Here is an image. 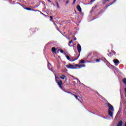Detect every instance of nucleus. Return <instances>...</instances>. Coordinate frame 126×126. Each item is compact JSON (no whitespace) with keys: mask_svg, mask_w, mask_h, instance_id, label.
<instances>
[{"mask_svg":"<svg viewBox=\"0 0 126 126\" xmlns=\"http://www.w3.org/2000/svg\"><path fill=\"white\" fill-rule=\"evenodd\" d=\"M65 76L64 75H62L61 76H60V78L61 79H64L65 78Z\"/></svg>","mask_w":126,"mask_h":126,"instance_id":"nucleus-13","label":"nucleus"},{"mask_svg":"<svg viewBox=\"0 0 126 126\" xmlns=\"http://www.w3.org/2000/svg\"><path fill=\"white\" fill-rule=\"evenodd\" d=\"M56 48H55V47H53L52 48V52H53V53H54V54H56Z\"/></svg>","mask_w":126,"mask_h":126,"instance_id":"nucleus-12","label":"nucleus"},{"mask_svg":"<svg viewBox=\"0 0 126 126\" xmlns=\"http://www.w3.org/2000/svg\"><path fill=\"white\" fill-rule=\"evenodd\" d=\"M115 1H117V0H114L113 2V3H111L110 4L108 5L107 6H106V7H108V6H110V5H112V4H113V3H114V2H115Z\"/></svg>","mask_w":126,"mask_h":126,"instance_id":"nucleus-16","label":"nucleus"},{"mask_svg":"<svg viewBox=\"0 0 126 126\" xmlns=\"http://www.w3.org/2000/svg\"><path fill=\"white\" fill-rule=\"evenodd\" d=\"M113 63H114L116 66H117L118 65V64H119V63H120V61L119 60H118V59H114V60H113Z\"/></svg>","mask_w":126,"mask_h":126,"instance_id":"nucleus-6","label":"nucleus"},{"mask_svg":"<svg viewBox=\"0 0 126 126\" xmlns=\"http://www.w3.org/2000/svg\"><path fill=\"white\" fill-rule=\"evenodd\" d=\"M48 1H49V2H52V1H51L50 0H47Z\"/></svg>","mask_w":126,"mask_h":126,"instance_id":"nucleus-38","label":"nucleus"},{"mask_svg":"<svg viewBox=\"0 0 126 126\" xmlns=\"http://www.w3.org/2000/svg\"><path fill=\"white\" fill-rule=\"evenodd\" d=\"M80 63H85V61L82 60L80 61Z\"/></svg>","mask_w":126,"mask_h":126,"instance_id":"nucleus-18","label":"nucleus"},{"mask_svg":"<svg viewBox=\"0 0 126 126\" xmlns=\"http://www.w3.org/2000/svg\"><path fill=\"white\" fill-rule=\"evenodd\" d=\"M56 4L57 5V7L59 8L60 7V6H59V3L57 2Z\"/></svg>","mask_w":126,"mask_h":126,"instance_id":"nucleus-25","label":"nucleus"},{"mask_svg":"<svg viewBox=\"0 0 126 126\" xmlns=\"http://www.w3.org/2000/svg\"><path fill=\"white\" fill-rule=\"evenodd\" d=\"M95 62H96V63H99V62H100V60H99V59H96V60H95Z\"/></svg>","mask_w":126,"mask_h":126,"instance_id":"nucleus-23","label":"nucleus"},{"mask_svg":"<svg viewBox=\"0 0 126 126\" xmlns=\"http://www.w3.org/2000/svg\"><path fill=\"white\" fill-rule=\"evenodd\" d=\"M66 67H67V68L71 69H76V68H77V67H76L74 65H72L70 64H69V65H67L66 66Z\"/></svg>","mask_w":126,"mask_h":126,"instance_id":"nucleus-3","label":"nucleus"},{"mask_svg":"<svg viewBox=\"0 0 126 126\" xmlns=\"http://www.w3.org/2000/svg\"><path fill=\"white\" fill-rule=\"evenodd\" d=\"M95 7H97V5H96V6H95Z\"/></svg>","mask_w":126,"mask_h":126,"instance_id":"nucleus-44","label":"nucleus"},{"mask_svg":"<svg viewBox=\"0 0 126 126\" xmlns=\"http://www.w3.org/2000/svg\"><path fill=\"white\" fill-rule=\"evenodd\" d=\"M50 21H52V22H54L53 21V16H50Z\"/></svg>","mask_w":126,"mask_h":126,"instance_id":"nucleus-20","label":"nucleus"},{"mask_svg":"<svg viewBox=\"0 0 126 126\" xmlns=\"http://www.w3.org/2000/svg\"><path fill=\"white\" fill-rule=\"evenodd\" d=\"M116 126H123V121L120 120ZM125 126H126V122H125Z\"/></svg>","mask_w":126,"mask_h":126,"instance_id":"nucleus-5","label":"nucleus"},{"mask_svg":"<svg viewBox=\"0 0 126 126\" xmlns=\"http://www.w3.org/2000/svg\"><path fill=\"white\" fill-rule=\"evenodd\" d=\"M112 68H114V69H116L117 67H116L115 66H112Z\"/></svg>","mask_w":126,"mask_h":126,"instance_id":"nucleus-24","label":"nucleus"},{"mask_svg":"<svg viewBox=\"0 0 126 126\" xmlns=\"http://www.w3.org/2000/svg\"><path fill=\"white\" fill-rule=\"evenodd\" d=\"M100 11H105V10L102 9V10H100Z\"/></svg>","mask_w":126,"mask_h":126,"instance_id":"nucleus-33","label":"nucleus"},{"mask_svg":"<svg viewBox=\"0 0 126 126\" xmlns=\"http://www.w3.org/2000/svg\"><path fill=\"white\" fill-rule=\"evenodd\" d=\"M66 58L67 60H68V61H69L70 62H74V61H76V60L78 59V58H79V55L76 59H74V60H71L70 57H69L68 55H66Z\"/></svg>","mask_w":126,"mask_h":126,"instance_id":"nucleus-4","label":"nucleus"},{"mask_svg":"<svg viewBox=\"0 0 126 126\" xmlns=\"http://www.w3.org/2000/svg\"><path fill=\"white\" fill-rule=\"evenodd\" d=\"M40 13H41V14H42V15H44V16H46V15L45 14H44L43 13L41 12Z\"/></svg>","mask_w":126,"mask_h":126,"instance_id":"nucleus-32","label":"nucleus"},{"mask_svg":"<svg viewBox=\"0 0 126 126\" xmlns=\"http://www.w3.org/2000/svg\"><path fill=\"white\" fill-rule=\"evenodd\" d=\"M113 53H114V54H116V52H114Z\"/></svg>","mask_w":126,"mask_h":126,"instance_id":"nucleus-42","label":"nucleus"},{"mask_svg":"<svg viewBox=\"0 0 126 126\" xmlns=\"http://www.w3.org/2000/svg\"><path fill=\"white\" fill-rule=\"evenodd\" d=\"M67 93H69V94H70V92H68Z\"/></svg>","mask_w":126,"mask_h":126,"instance_id":"nucleus-41","label":"nucleus"},{"mask_svg":"<svg viewBox=\"0 0 126 126\" xmlns=\"http://www.w3.org/2000/svg\"><path fill=\"white\" fill-rule=\"evenodd\" d=\"M72 77L73 78H74V76H72Z\"/></svg>","mask_w":126,"mask_h":126,"instance_id":"nucleus-43","label":"nucleus"},{"mask_svg":"<svg viewBox=\"0 0 126 126\" xmlns=\"http://www.w3.org/2000/svg\"><path fill=\"white\" fill-rule=\"evenodd\" d=\"M97 116H98V117H100V118H103V116H102L101 115H97Z\"/></svg>","mask_w":126,"mask_h":126,"instance_id":"nucleus-31","label":"nucleus"},{"mask_svg":"<svg viewBox=\"0 0 126 126\" xmlns=\"http://www.w3.org/2000/svg\"><path fill=\"white\" fill-rule=\"evenodd\" d=\"M110 55H112V53H111V52H110Z\"/></svg>","mask_w":126,"mask_h":126,"instance_id":"nucleus-40","label":"nucleus"},{"mask_svg":"<svg viewBox=\"0 0 126 126\" xmlns=\"http://www.w3.org/2000/svg\"><path fill=\"white\" fill-rule=\"evenodd\" d=\"M53 23H54V25H55V26H57V25H56V23H55V22H53Z\"/></svg>","mask_w":126,"mask_h":126,"instance_id":"nucleus-34","label":"nucleus"},{"mask_svg":"<svg viewBox=\"0 0 126 126\" xmlns=\"http://www.w3.org/2000/svg\"><path fill=\"white\" fill-rule=\"evenodd\" d=\"M55 76L56 82L58 83L59 86L60 87V88H61V89H63V86H62V85H63V81H62V80L58 81V77H57L56 75H55Z\"/></svg>","mask_w":126,"mask_h":126,"instance_id":"nucleus-2","label":"nucleus"},{"mask_svg":"<svg viewBox=\"0 0 126 126\" xmlns=\"http://www.w3.org/2000/svg\"><path fill=\"white\" fill-rule=\"evenodd\" d=\"M104 0V1H107L110 0Z\"/></svg>","mask_w":126,"mask_h":126,"instance_id":"nucleus-37","label":"nucleus"},{"mask_svg":"<svg viewBox=\"0 0 126 126\" xmlns=\"http://www.w3.org/2000/svg\"><path fill=\"white\" fill-rule=\"evenodd\" d=\"M125 92L126 93L125 97H126V88H125Z\"/></svg>","mask_w":126,"mask_h":126,"instance_id":"nucleus-27","label":"nucleus"},{"mask_svg":"<svg viewBox=\"0 0 126 126\" xmlns=\"http://www.w3.org/2000/svg\"><path fill=\"white\" fill-rule=\"evenodd\" d=\"M76 1V0H74L73 2V4H74L75 3V2Z\"/></svg>","mask_w":126,"mask_h":126,"instance_id":"nucleus-26","label":"nucleus"},{"mask_svg":"<svg viewBox=\"0 0 126 126\" xmlns=\"http://www.w3.org/2000/svg\"><path fill=\"white\" fill-rule=\"evenodd\" d=\"M77 9H78V11H79L80 12H81V11H82V9H81V7L79 5H78L77 6Z\"/></svg>","mask_w":126,"mask_h":126,"instance_id":"nucleus-9","label":"nucleus"},{"mask_svg":"<svg viewBox=\"0 0 126 126\" xmlns=\"http://www.w3.org/2000/svg\"><path fill=\"white\" fill-rule=\"evenodd\" d=\"M60 53H61V54H64V55H65V53H63V50H60Z\"/></svg>","mask_w":126,"mask_h":126,"instance_id":"nucleus-19","label":"nucleus"},{"mask_svg":"<svg viewBox=\"0 0 126 126\" xmlns=\"http://www.w3.org/2000/svg\"><path fill=\"white\" fill-rule=\"evenodd\" d=\"M51 67H52V65H51V63H48V68H49V70L53 71V68H52L51 69Z\"/></svg>","mask_w":126,"mask_h":126,"instance_id":"nucleus-11","label":"nucleus"},{"mask_svg":"<svg viewBox=\"0 0 126 126\" xmlns=\"http://www.w3.org/2000/svg\"><path fill=\"white\" fill-rule=\"evenodd\" d=\"M74 80H75V79H76V80H77V82L78 83H80V81L79 80H78V79H77V78H74Z\"/></svg>","mask_w":126,"mask_h":126,"instance_id":"nucleus-15","label":"nucleus"},{"mask_svg":"<svg viewBox=\"0 0 126 126\" xmlns=\"http://www.w3.org/2000/svg\"><path fill=\"white\" fill-rule=\"evenodd\" d=\"M102 61H103V62H104L108 66L110 64V63H109L105 58H103L102 59Z\"/></svg>","mask_w":126,"mask_h":126,"instance_id":"nucleus-8","label":"nucleus"},{"mask_svg":"<svg viewBox=\"0 0 126 126\" xmlns=\"http://www.w3.org/2000/svg\"><path fill=\"white\" fill-rule=\"evenodd\" d=\"M57 30H58V31L60 32V33H61V31H59V28H58V27H57Z\"/></svg>","mask_w":126,"mask_h":126,"instance_id":"nucleus-35","label":"nucleus"},{"mask_svg":"<svg viewBox=\"0 0 126 126\" xmlns=\"http://www.w3.org/2000/svg\"><path fill=\"white\" fill-rule=\"evenodd\" d=\"M75 66V67H80V65H78V64H75V65H74Z\"/></svg>","mask_w":126,"mask_h":126,"instance_id":"nucleus-22","label":"nucleus"},{"mask_svg":"<svg viewBox=\"0 0 126 126\" xmlns=\"http://www.w3.org/2000/svg\"><path fill=\"white\" fill-rule=\"evenodd\" d=\"M25 9H26L27 10H32V9H31V8H28V7L25 8Z\"/></svg>","mask_w":126,"mask_h":126,"instance_id":"nucleus-17","label":"nucleus"},{"mask_svg":"<svg viewBox=\"0 0 126 126\" xmlns=\"http://www.w3.org/2000/svg\"><path fill=\"white\" fill-rule=\"evenodd\" d=\"M86 65L84 64H82L80 65V68H81V67H85Z\"/></svg>","mask_w":126,"mask_h":126,"instance_id":"nucleus-14","label":"nucleus"},{"mask_svg":"<svg viewBox=\"0 0 126 126\" xmlns=\"http://www.w3.org/2000/svg\"><path fill=\"white\" fill-rule=\"evenodd\" d=\"M68 2H69V1H68V0H67L66 1V4H67V3H68Z\"/></svg>","mask_w":126,"mask_h":126,"instance_id":"nucleus-30","label":"nucleus"},{"mask_svg":"<svg viewBox=\"0 0 126 126\" xmlns=\"http://www.w3.org/2000/svg\"><path fill=\"white\" fill-rule=\"evenodd\" d=\"M77 49L78 50V52H79V53H81V46L80 45V44H79V43H78L77 44Z\"/></svg>","mask_w":126,"mask_h":126,"instance_id":"nucleus-7","label":"nucleus"},{"mask_svg":"<svg viewBox=\"0 0 126 126\" xmlns=\"http://www.w3.org/2000/svg\"><path fill=\"white\" fill-rule=\"evenodd\" d=\"M82 85H84V84H82Z\"/></svg>","mask_w":126,"mask_h":126,"instance_id":"nucleus-45","label":"nucleus"},{"mask_svg":"<svg viewBox=\"0 0 126 126\" xmlns=\"http://www.w3.org/2000/svg\"><path fill=\"white\" fill-rule=\"evenodd\" d=\"M71 95L72 96H74L76 98V100H78L79 101H80V102H81V103H82L81 101H80V100L79 99V98L77 95H76L75 94H71Z\"/></svg>","mask_w":126,"mask_h":126,"instance_id":"nucleus-10","label":"nucleus"},{"mask_svg":"<svg viewBox=\"0 0 126 126\" xmlns=\"http://www.w3.org/2000/svg\"><path fill=\"white\" fill-rule=\"evenodd\" d=\"M91 113H92V114H93L94 115H95V113H93L92 112H91Z\"/></svg>","mask_w":126,"mask_h":126,"instance_id":"nucleus-39","label":"nucleus"},{"mask_svg":"<svg viewBox=\"0 0 126 126\" xmlns=\"http://www.w3.org/2000/svg\"><path fill=\"white\" fill-rule=\"evenodd\" d=\"M71 43H72V40H71L69 42V44H68V45L70 46V47H71V46H70V44H71Z\"/></svg>","mask_w":126,"mask_h":126,"instance_id":"nucleus-21","label":"nucleus"},{"mask_svg":"<svg viewBox=\"0 0 126 126\" xmlns=\"http://www.w3.org/2000/svg\"><path fill=\"white\" fill-rule=\"evenodd\" d=\"M75 40H76V37H75V38H74V41H75Z\"/></svg>","mask_w":126,"mask_h":126,"instance_id":"nucleus-36","label":"nucleus"},{"mask_svg":"<svg viewBox=\"0 0 126 126\" xmlns=\"http://www.w3.org/2000/svg\"><path fill=\"white\" fill-rule=\"evenodd\" d=\"M95 1V0H91V2H94Z\"/></svg>","mask_w":126,"mask_h":126,"instance_id":"nucleus-29","label":"nucleus"},{"mask_svg":"<svg viewBox=\"0 0 126 126\" xmlns=\"http://www.w3.org/2000/svg\"><path fill=\"white\" fill-rule=\"evenodd\" d=\"M103 119H107V120H109V119H108L106 118L105 117H102Z\"/></svg>","mask_w":126,"mask_h":126,"instance_id":"nucleus-28","label":"nucleus"},{"mask_svg":"<svg viewBox=\"0 0 126 126\" xmlns=\"http://www.w3.org/2000/svg\"><path fill=\"white\" fill-rule=\"evenodd\" d=\"M106 104H107V106L109 108V109L108 110V115L111 117V119H114V112H113L115 111L114 106L109 102H107Z\"/></svg>","mask_w":126,"mask_h":126,"instance_id":"nucleus-1","label":"nucleus"}]
</instances>
